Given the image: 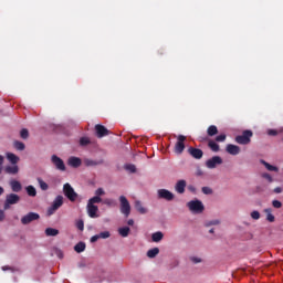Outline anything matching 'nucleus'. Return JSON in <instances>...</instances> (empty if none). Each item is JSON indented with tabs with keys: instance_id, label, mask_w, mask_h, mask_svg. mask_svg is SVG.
Returning a JSON list of instances; mask_svg holds the SVG:
<instances>
[{
	"instance_id": "nucleus-5",
	"label": "nucleus",
	"mask_w": 283,
	"mask_h": 283,
	"mask_svg": "<svg viewBox=\"0 0 283 283\" xmlns=\"http://www.w3.org/2000/svg\"><path fill=\"white\" fill-rule=\"evenodd\" d=\"M61 207H63V196L59 195L55 197L52 206L48 209V216H54Z\"/></svg>"
},
{
	"instance_id": "nucleus-14",
	"label": "nucleus",
	"mask_w": 283,
	"mask_h": 283,
	"mask_svg": "<svg viewBox=\"0 0 283 283\" xmlns=\"http://www.w3.org/2000/svg\"><path fill=\"white\" fill-rule=\"evenodd\" d=\"M86 211L91 218H98V206L87 202Z\"/></svg>"
},
{
	"instance_id": "nucleus-41",
	"label": "nucleus",
	"mask_w": 283,
	"mask_h": 283,
	"mask_svg": "<svg viewBox=\"0 0 283 283\" xmlns=\"http://www.w3.org/2000/svg\"><path fill=\"white\" fill-rule=\"evenodd\" d=\"M272 206L274 207V209H282V201L273 200Z\"/></svg>"
},
{
	"instance_id": "nucleus-12",
	"label": "nucleus",
	"mask_w": 283,
	"mask_h": 283,
	"mask_svg": "<svg viewBox=\"0 0 283 283\" xmlns=\"http://www.w3.org/2000/svg\"><path fill=\"white\" fill-rule=\"evenodd\" d=\"M95 132H96L97 138L109 136V129H107L105 126L101 124L95 125Z\"/></svg>"
},
{
	"instance_id": "nucleus-36",
	"label": "nucleus",
	"mask_w": 283,
	"mask_h": 283,
	"mask_svg": "<svg viewBox=\"0 0 283 283\" xmlns=\"http://www.w3.org/2000/svg\"><path fill=\"white\" fill-rule=\"evenodd\" d=\"M90 137H82L81 139H80V145H81V147H87V145H90Z\"/></svg>"
},
{
	"instance_id": "nucleus-29",
	"label": "nucleus",
	"mask_w": 283,
	"mask_h": 283,
	"mask_svg": "<svg viewBox=\"0 0 283 283\" xmlns=\"http://www.w3.org/2000/svg\"><path fill=\"white\" fill-rule=\"evenodd\" d=\"M59 234V230L54 229V228H46L45 229V235L54 238Z\"/></svg>"
},
{
	"instance_id": "nucleus-35",
	"label": "nucleus",
	"mask_w": 283,
	"mask_h": 283,
	"mask_svg": "<svg viewBox=\"0 0 283 283\" xmlns=\"http://www.w3.org/2000/svg\"><path fill=\"white\" fill-rule=\"evenodd\" d=\"M13 146L18 151H23V149H25V144H23V142H14Z\"/></svg>"
},
{
	"instance_id": "nucleus-42",
	"label": "nucleus",
	"mask_w": 283,
	"mask_h": 283,
	"mask_svg": "<svg viewBox=\"0 0 283 283\" xmlns=\"http://www.w3.org/2000/svg\"><path fill=\"white\" fill-rule=\"evenodd\" d=\"M98 235H99V239L107 240V238H109L111 233H109V231H104V232H101Z\"/></svg>"
},
{
	"instance_id": "nucleus-46",
	"label": "nucleus",
	"mask_w": 283,
	"mask_h": 283,
	"mask_svg": "<svg viewBox=\"0 0 283 283\" xmlns=\"http://www.w3.org/2000/svg\"><path fill=\"white\" fill-rule=\"evenodd\" d=\"M262 178H265V180H269V182H273V177H271L268 172H264Z\"/></svg>"
},
{
	"instance_id": "nucleus-53",
	"label": "nucleus",
	"mask_w": 283,
	"mask_h": 283,
	"mask_svg": "<svg viewBox=\"0 0 283 283\" xmlns=\"http://www.w3.org/2000/svg\"><path fill=\"white\" fill-rule=\"evenodd\" d=\"M191 262H193L195 264H199V262H202V260H200L199 258L192 256Z\"/></svg>"
},
{
	"instance_id": "nucleus-40",
	"label": "nucleus",
	"mask_w": 283,
	"mask_h": 283,
	"mask_svg": "<svg viewBox=\"0 0 283 283\" xmlns=\"http://www.w3.org/2000/svg\"><path fill=\"white\" fill-rule=\"evenodd\" d=\"M251 219L252 220H260V211L254 210L251 212Z\"/></svg>"
},
{
	"instance_id": "nucleus-45",
	"label": "nucleus",
	"mask_w": 283,
	"mask_h": 283,
	"mask_svg": "<svg viewBox=\"0 0 283 283\" xmlns=\"http://www.w3.org/2000/svg\"><path fill=\"white\" fill-rule=\"evenodd\" d=\"M216 224H220V220H212V221H209L208 223H206V227H213Z\"/></svg>"
},
{
	"instance_id": "nucleus-47",
	"label": "nucleus",
	"mask_w": 283,
	"mask_h": 283,
	"mask_svg": "<svg viewBox=\"0 0 283 283\" xmlns=\"http://www.w3.org/2000/svg\"><path fill=\"white\" fill-rule=\"evenodd\" d=\"M126 169H128V171H130L132 174H135L136 166L135 165H128V166H126Z\"/></svg>"
},
{
	"instance_id": "nucleus-28",
	"label": "nucleus",
	"mask_w": 283,
	"mask_h": 283,
	"mask_svg": "<svg viewBox=\"0 0 283 283\" xmlns=\"http://www.w3.org/2000/svg\"><path fill=\"white\" fill-rule=\"evenodd\" d=\"M261 164L264 165V167L268 169V171H280V169L269 163H266L265 160H261Z\"/></svg>"
},
{
	"instance_id": "nucleus-11",
	"label": "nucleus",
	"mask_w": 283,
	"mask_h": 283,
	"mask_svg": "<svg viewBox=\"0 0 283 283\" xmlns=\"http://www.w3.org/2000/svg\"><path fill=\"white\" fill-rule=\"evenodd\" d=\"M158 198H160L161 200H167L168 202H171V200H174V192L167 189H159Z\"/></svg>"
},
{
	"instance_id": "nucleus-20",
	"label": "nucleus",
	"mask_w": 283,
	"mask_h": 283,
	"mask_svg": "<svg viewBox=\"0 0 283 283\" xmlns=\"http://www.w3.org/2000/svg\"><path fill=\"white\" fill-rule=\"evenodd\" d=\"M7 159L11 165H17L20 160L19 156L14 155L13 153H8L7 154Z\"/></svg>"
},
{
	"instance_id": "nucleus-39",
	"label": "nucleus",
	"mask_w": 283,
	"mask_h": 283,
	"mask_svg": "<svg viewBox=\"0 0 283 283\" xmlns=\"http://www.w3.org/2000/svg\"><path fill=\"white\" fill-rule=\"evenodd\" d=\"M224 140H227V135L226 134H221V135L216 137L217 143H224Z\"/></svg>"
},
{
	"instance_id": "nucleus-22",
	"label": "nucleus",
	"mask_w": 283,
	"mask_h": 283,
	"mask_svg": "<svg viewBox=\"0 0 283 283\" xmlns=\"http://www.w3.org/2000/svg\"><path fill=\"white\" fill-rule=\"evenodd\" d=\"M135 209L136 211H138V213L145 214L147 213V209L145 207H143V202L140 201H135Z\"/></svg>"
},
{
	"instance_id": "nucleus-32",
	"label": "nucleus",
	"mask_w": 283,
	"mask_h": 283,
	"mask_svg": "<svg viewBox=\"0 0 283 283\" xmlns=\"http://www.w3.org/2000/svg\"><path fill=\"white\" fill-rule=\"evenodd\" d=\"M129 227H123L118 229V233L122 235V238H127V235H129Z\"/></svg>"
},
{
	"instance_id": "nucleus-55",
	"label": "nucleus",
	"mask_w": 283,
	"mask_h": 283,
	"mask_svg": "<svg viewBox=\"0 0 283 283\" xmlns=\"http://www.w3.org/2000/svg\"><path fill=\"white\" fill-rule=\"evenodd\" d=\"M283 189L282 187L274 188V193H282Z\"/></svg>"
},
{
	"instance_id": "nucleus-13",
	"label": "nucleus",
	"mask_w": 283,
	"mask_h": 283,
	"mask_svg": "<svg viewBox=\"0 0 283 283\" xmlns=\"http://www.w3.org/2000/svg\"><path fill=\"white\" fill-rule=\"evenodd\" d=\"M188 154H190V156L196 160H200L202 156H205V153L202 151V149L193 148V147L188 148Z\"/></svg>"
},
{
	"instance_id": "nucleus-51",
	"label": "nucleus",
	"mask_w": 283,
	"mask_h": 283,
	"mask_svg": "<svg viewBox=\"0 0 283 283\" xmlns=\"http://www.w3.org/2000/svg\"><path fill=\"white\" fill-rule=\"evenodd\" d=\"M98 240H101L99 234H95L91 238V242H98Z\"/></svg>"
},
{
	"instance_id": "nucleus-9",
	"label": "nucleus",
	"mask_w": 283,
	"mask_h": 283,
	"mask_svg": "<svg viewBox=\"0 0 283 283\" xmlns=\"http://www.w3.org/2000/svg\"><path fill=\"white\" fill-rule=\"evenodd\" d=\"M41 216L36 212H29L24 217L21 218L22 224H30V222H34V220H39Z\"/></svg>"
},
{
	"instance_id": "nucleus-26",
	"label": "nucleus",
	"mask_w": 283,
	"mask_h": 283,
	"mask_svg": "<svg viewBox=\"0 0 283 283\" xmlns=\"http://www.w3.org/2000/svg\"><path fill=\"white\" fill-rule=\"evenodd\" d=\"M163 238H165V234H163V232H160V231L151 234L153 242H160V240H163Z\"/></svg>"
},
{
	"instance_id": "nucleus-3",
	"label": "nucleus",
	"mask_w": 283,
	"mask_h": 283,
	"mask_svg": "<svg viewBox=\"0 0 283 283\" xmlns=\"http://www.w3.org/2000/svg\"><path fill=\"white\" fill-rule=\"evenodd\" d=\"M119 202H120V213H123L125 218H129V214L132 213V206L129 205V200H127V197L120 196Z\"/></svg>"
},
{
	"instance_id": "nucleus-16",
	"label": "nucleus",
	"mask_w": 283,
	"mask_h": 283,
	"mask_svg": "<svg viewBox=\"0 0 283 283\" xmlns=\"http://www.w3.org/2000/svg\"><path fill=\"white\" fill-rule=\"evenodd\" d=\"M226 151H228L230 156H238V154H240V146L228 144L226 147Z\"/></svg>"
},
{
	"instance_id": "nucleus-33",
	"label": "nucleus",
	"mask_w": 283,
	"mask_h": 283,
	"mask_svg": "<svg viewBox=\"0 0 283 283\" xmlns=\"http://www.w3.org/2000/svg\"><path fill=\"white\" fill-rule=\"evenodd\" d=\"M38 182L42 191H48V189H50V186L48 185V182L43 181V179L38 178Z\"/></svg>"
},
{
	"instance_id": "nucleus-38",
	"label": "nucleus",
	"mask_w": 283,
	"mask_h": 283,
	"mask_svg": "<svg viewBox=\"0 0 283 283\" xmlns=\"http://www.w3.org/2000/svg\"><path fill=\"white\" fill-rule=\"evenodd\" d=\"M20 136L21 138H23L24 140L28 139V137L30 136V133L28 132L27 128H23L21 132H20Z\"/></svg>"
},
{
	"instance_id": "nucleus-44",
	"label": "nucleus",
	"mask_w": 283,
	"mask_h": 283,
	"mask_svg": "<svg viewBox=\"0 0 283 283\" xmlns=\"http://www.w3.org/2000/svg\"><path fill=\"white\" fill-rule=\"evenodd\" d=\"M95 196H97L98 198H101V196H105V190H103V188H98L95 191Z\"/></svg>"
},
{
	"instance_id": "nucleus-19",
	"label": "nucleus",
	"mask_w": 283,
	"mask_h": 283,
	"mask_svg": "<svg viewBox=\"0 0 283 283\" xmlns=\"http://www.w3.org/2000/svg\"><path fill=\"white\" fill-rule=\"evenodd\" d=\"M186 188H187V181L181 179V180L177 181V184L175 186V191H177V193H185Z\"/></svg>"
},
{
	"instance_id": "nucleus-59",
	"label": "nucleus",
	"mask_w": 283,
	"mask_h": 283,
	"mask_svg": "<svg viewBox=\"0 0 283 283\" xmlns=\"http://www.w3.org/2000/svg\"><path fill=\"white\" fill-rule=\"evenodd\" d=\"M3 187L0 186V196H3Z\"/></svg>"
},
{
	"instance_id": "nucleus-60",
	"label": "nucleus",
	"mask_w": 283,
	"mask_h": 283,
	"mask_svg": "<svg viewBox=\"0 0 283 283\" xmlns=\"http://www.w3.org/2000/svg\"><path fill=\"white\" fill-rule=\"evenodd\" d=\"M2 171H3V168L0 166V175H1Z\"/></svg>"
},
{
	"instance_id": "nucleus-6",
	"label": "nucleus",
	"mask_w": 283,
	"mask_h": 283,
	"mask_svg": "<svg viewBox=\"0 0 283 283\" xmlns=\"http://www.w3.org/2000/svg\"><path fill=\"white\" fill-rule=\"evenodd\" d=\"M188 208L192 211V213H202L205 211V205L200 200H192L188 202Z\"/></svg>"
},
{
	"instance_id": "nucleus-50",
	"label": "nucleus",
	"mask_w": 283,
	"mask_h": 283,
	"mask_svg": "<svg viewBox=\"0 0 283 283\" xmlns=\"http://www.w3.org/2000/svg\"><path fill=\"white\" fill-rule=\"evenodd\" d=\"M268 135L269 136H277V130L276 129H269Z\"/></svg>"
},
{
	"instance_id": "nucleus-31",
	"label": "nucleus",
	"mask_w": 283,
	"mask_h": 283,
	"mask_svg": "<svg viewBox=\"0 0 283 283\" xmlns=\"http://www.w3.org/2000/svg\"><path fill=\"white\" fill-rule=\"evenodd\" d=\"M25 191H27L28 196H30L31 198H35V196H36V188H34V186H28L25 188Z\"/></svg>"
},
{
	"instance_id": "nucleus-23",
	"label": "nucleus",
	"mask_w": 283,
	"mask_h": 283,
	"mask_svg": "<svg viewBox=\"0 0 283 283\" xmlns=\"http://www.w3.org/2000/svg\"><path fill=\"white\" fill-rule=\"evenodd\" d=\"M273 210L271 208H266L264 210V213H266V220L268 222H275V216H273Z\"/></svg>"
},
{
	"instance_id": "nucleus-10",
	"label": "nucleus",
	"mask_w": 283,
	"mask_h": 283,
	"mask_svg": "<svg viewBox=\"0 0 283 283\" xmlns=\"http://www.w3.org/2000/svg\"><path fill=\"white\" fill-rule=\"evenodd\" d=\"M185 140H187V137L184 135L178 136V140L175 145V154H182V151H185Z\"/></svg>"
},
{
	"instance_id": "nucleus-61",
	"label": "nucleus",
	"mask_w": 283,
	"mask_h": 283,
	"mask_svg": "<svg viewBox=\"0 0 283 283\" xmlns=\"http://www.w3.org/2000/svg\"><path fill=\"white\" fill-rule=\"evenodd\" d=\"M209 233H213V229H210V230H209Z\"/></svg>"
},
{
	"instance_id": "nucleus-58",
	"label": "nucleus",
	"mask_w": 283,
	"mask_h": 283,
	"mask_svg": "<svg viewBox=\"0 0 283 283\" xmlns=\"http://www.w3.org/2000/svg\"><path fill=\"white\" fill-rule=\"evenodd\" d=\"M2 271H12V268L6 265V266H2Z\"/></svg>"
},
{
	"instance_id": "nucleus-24",
	"label": "nucleus",
	"mask_w": 283,
	"mask_h": 283,
	"mask_svg": "<svg viewBox=\"0 0 283 283\" xmlns=\"http://www.w3.org/2000/svg\"><path fill=\"white\" fill-rule=\"evenodd\" d=\"M85 248H86L85 242L81 241V242L75 244L74 251L76 253H83V251H85Z\"/></svg>"
},
{
	"instance_id": "nucleus-43",
	"label": "nucleus",
	"mask_w": 283,
	"mask_h": 283,
	"mask_svg": "<svg viewBox=\"0 0 283 283\" xmlns=\"http://www.w3.org/2000/svg\"><path fill=\"white\" fill-rule=\"evenodd\" d=\"M76 228H77L80 231H83V230L85 229V223L83 222V220L77 221Z\"/></svg>"
},
{
	"instance_id": "nucleus-7",
	"label": "nucleus",
	"mask_w": 283,
	"mask_h": 283,
	"mask_svg": "<svg viewBox=\"0 0 283 283\" xmlns=\"http://www.w3.org/2000/svg\"><path fill=\"white\" fill-rule=\"evenodd\" d=\"M218 165H222V157L220 156H213L206 161V167H208V169H216Z\"/></svg>"
},
{
	"instance_id": "nucleus-49",
	"label": "nucleus",
	"mask_w": 283,
	"mask_h": 283,
	"mask_svg": "<svg viewBox=\"0 0 283 283\" xmlns=\"http://www.w3.org/2000/svg\"><path fill=\"white\" fill-rule=\"evenodd\" d=\"M55 255H57L60 260H63V251H61L60 249L55 250Z\"/></svg>"
},
{
	"instance_id": "nucleus-1",
	"label": "nucleus",
	"mask_w": 283,
	"mask_h": 283,
	"mask_svg": "<svg viewBox=\"0 0 283 283\" xmlns=\"http://www.w3.org/2000/svg\"><path fill=\"white\" fill-rule=\"evenodd\" d=\"M21 202V197L17 193H9L6 196L4 200V206L3 209L4 211H8L12 205H19Z\"/></svg>"
},
{
	"instance_id": "nucleus-25",
	"label": "nucleus",
	"mask_w": 283,
	"mask_h": 283,
	"mask_svg": "<svg viewBox=\"0 0 283 283\" xmlns=\"http://www.w3.org/2000/svg\"><path fill=\"white\" fill-rule=\"evenodd\" d=\"M208 147L211 149V151L218 153L220 151V145H218L216 142L213 140H209L208 142Z\"/></svg>"
},
{
	"instance_id": "nucleus-2",
	"label": "nucleus",
	"mask_w": 283,
	"mask_h": 283,
	"mask_svg": "<svg viewBox=\"0 0 283 283\" xmlns=\"http://www.w3.org/2000/svg\"><path fill=\"white\" fill-rule=\"evenodd\" d=\"M251 138H253V132L249 129L243 130L242 135L235 137V143H238V145H249Z\"/></svg>"
},
{
	"instance_id": "nucleus-15",
	"label": "nucleus",
	"mask_w": 283,
	"mask_h": 283,
	"mask_svg": "<svg viewBox=\"0 0 283 283\" xmlns=\"http://www.w3.org/2000/svg\"><path fill=\"white\" fill-rule=\"evenodd\" d=\"M83 161L78 157H70L67 160L69 167H73L74 169H78V167H81Z\"/></svg>"
},
{
	"instance_id": "nucleus-8",
	"label": "nucleus",
	"mask_w": 283,
	"mask_h": 283,
	"mask_svg": "<svg viewBox=\"0 0 283 283\" xmlns=\"http://www.w3.org/2000/svg\"><path fill=\"white\" fill-rule=\"evenodd\" d=\"M51 163L54 165L55 169L59 171H65V163L59 156L53 155L51 157Z\"/></svg>"
},
{
	"instance_id": "nucleus-57",
	"label": "nucleus",
	"mask_w": 283,
	"mask_h": 283,
	"mask_svg": "<svg viewBox=\"0 0 283 283\" xmlns=\"http://www.w3.org/2000/svg\"><path fill=\"white\" fill-rule=\"evenodd\" d=\"M127 224H128L129 227H134V219H129V220L127 221Z\"/></svg>"
},
{
	"instance_id": "nucleus-37",
	"label": "nucleus",
	"mask_w": 283,
	"mask_h": 283,
	"mask_svg": "<svg viewBox=\"0 0 283 283\" xmlns=\"http://www.w3.org/2000/svg\"><path fill=\"white\" fill-rule=\"evenodd\" d=\"M201 191L202 193H205V196H211V193H213V189H211L210 187H202Z\"/></svg>"
},
{
	"instance_id": "nucleus-17",
	"label": "nucleus",
	"mask_w": 283,
	"mask_h": 283,
	"mask_svg": "<svg viewBox=\"0 0 283 283\" xmlns=\"http://www.w3.org/2000/svg\"><path fill=\"white\" fill-rule=\"evenodd\" d=\"M4 174H8L9 176H17V174H19V166L17 165L6 166Z\"/></svg>"
},
{
	"instance_id": "nucleus-52",
	"label": "nucleus",
	"mask_w": 283,
	"mask_h": 283,
	"mask_svg": "<svg viewBox=\"0 0 283 283\" xmlns=\"http://www.w3.org/2000/svg\"><path fill=\"white\" fill-rule=\"evenodd\" d=\"M3 220H6V212L0 210V222H3Z\"/></svg>"
},
{
	"instance_id": "nucleus-21",
	"label": "nucleus",
	"mask_w": 283,
	"mask_h": 283,
	"mask_svg": "<svg viewBox=\"0 0 283 283\" xmlns=\"http://www.w3.org/2000/svg\"><path fill=\"white\" fill-rule=\"evenodd\" d=\"M84 163H85V165H86V167H96V166H98V165H103V159H101V160H93V159H85L84 160Z\"/></svg>"
},
{
	"instance_id": "nucleus-34",
	"label": "nucleus",
	"mask_w": 283,
	"mask_h": 283,
	"mask_svg": "<svg viewBox=\"0 0 283 283\" xmlns=\"http://www.w3.org/2000/svg\"><path fill=\"white\" fill-rule=\"evenodd\" d=\"M99 202H103V198L96 195L88 200V205H99Z\"/></svg>"
},
{
	"instance_id": "nucleus-27",
	"label": "nucleus",
	"mask_w": 283,
	"mask_h": 283,
	"mask_svg": "<svg viewBox=\"0 0 283 283\" xmlns=\"http://www.w3.org/2000/svg\"><path fill=\"white\" fill-rule=\"evenodd\" d=\"M160 253V249L158 248H153L150 250L147 251V258H156V255H158Z\"/></svg>"
},
{
	"instance_id": "nucleus-48",
	"label": "nucleus",
	"mask_w": 283,
	"mask_h": 283,
	"mask_svg": "<svg viewBox=\"0 0 283 283\" xmlns=\"http://www.w3.org/2000/svg\"><path fill=\"white\" fill-rule=\"evenodd\" d=\"M104 205H106L107 207H112L114 205V200L112 199H104Z\"/></svg>"
},
{
	"instance_id": "nucleus-18",
	"label": "nucleus",
	"mask_w": 283,
	"mask_h": 283,
	"mask_svg": "<svg viewBox=\"0 0 283 283\" xmlns=\"http://www.w3.org/2000/svg\"><path fill=\"white\" fill-rule=\"evenodd\" d=\"M9 185L14 193H19L23 189V186L18 180L14 179L11 180Z\"/></svg>"
},
{
	"instance_id": "nucleus-54",
	"label": "nucleus",
	"mask_w": 283,
	"mask_h": 283,
	"mask_svg": "<svg viewBox=\"0 0 283 283\" xmlns=\"http://www.w3.org/2000/svg\"><path fill=\"white\" fill-rule=\"evenodd\" d=\"M188 191H191V193H196V186L189 185Z\"/></svg>"
},
{
	"instance_id": "nucleus-4",
	"label": "nucleus",
	"mask_w": 283,
	"mask_h": 283,
	"mask_svg": "<svg viewBox=\"0 0 283 283\" xmlns=\"http://www.w3.org/2000/svg\"><path fill=\"white\" fill-rule=\"evenodd\" d=\"M63 193L71 202H76V198H78V193L74 191V188L70 184H64Z\"/></svg>"
},
{
	"instance_id": "nucleus-30",
	"label": "nucleus",
	"mask_w": 283,
	"mask_h": 283,
	"mask_svg": "<svg viewBox=\"0 0 283 283\" xmlns=\"http://www.w3.org/2000/svg\"><path fill=\"white\" fill-rule=\"evenodd\" d=\"M207 134H208V136H211V137L216 136L218 134V126H216V125L209 126L207 129Z\"/></svg>"
},
{
	"instance_id": "nucleus-56",
	"label": "nucleus",
	"mask_w": 283,
	"mask_h": 283,
	"mask_svg": "<svg viewBox=\"0 0 283 283\" xmlns=\"http://www.w3.org/2000/svg\"><path fill=\"white\" fill-rule=\"evenodd\" d=\"M4 157L3 155H0V167H3V163H4Z\"/></svg>"
}]
</instances>
